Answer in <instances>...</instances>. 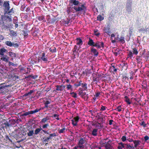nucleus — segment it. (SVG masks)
<instances>
[{
    "label": "nucleus",
    "mask_w": 149,
    "mask_h": 149,
    "mask_svg": "<svg viewBox=\"0 0 149 149\" xmlns=\"http://www.w3.org/2000/svg\"><path fill=\"white\" fill-rule=\"evenodd\" d=\"M69 1L70 6L68 8V11L76 13L78 16L86 13L87 9L85 3L80 2L79 0H70Z\"/></svg>",
    "instance_id": "f257e3e1"
},
{
    "label": "nucleus",
    "mask_w": 149,
    "mask_h": 149,
    "mask_svg": "<svg viewBox=\"0 0 149 149\" xmlns=\"http://www.w3.org/2000/svg\"><path fill=\"white\" fill-rule=\"evenodd\" d=\"M133 0H127L125 5V9L128 14H130L132 11V6Z\"/></svg>",
    "instance_id": "f03ea898"
},
{
    "label": "nucleus",
    "mask_w": 149,
    "mask_h": 149,
    "mask_svg": "<svg viewBox=\"0 0 149 149\" xmlns=\"http://www.w3.org/2000/svg\"><path fill=\"white\" fill-rule=\"evenodd\" d=\"M86 140L85 138H81L78 143V147L80 148H84V145L86 144Z\"/></svg>",
    "instance_id": "7ed1b4c3"
},
{
    "label": "nucleus",
    "mask_w": 149,
    "mask_h": 149,
    "mask_svg": "<svg viewBox=\"0 0 149 149\" xmlns=\"http://www.w3.org/2000/svg\"><path fill=\"white\" fill-rule=\"evenodd\" d=\"M9 1H4L3 4V7H4V12L6 13L7 11H8L10 9Z\"/></svg>",
    "instance_id": "20e7f679"
},
{
    "label": "nucleus",
    "mask_w": 149,
    "mask_h": 149,
    "mask_svg": "<svg viewBox=\"0 0 149 149\" xmlns=\"http://www.w3.org/2000/svg\"><path fill=\"white\" fill-rule=\"evenodd\" d=\"M51 102L50 101L47 100L44 103L45 105L44 108H46L47 110H50L53 107V104H49Z\"/></svg>",
    "instance_id": "39448f33"
},
{
    "label": "nucleus",
    "mask_w": 149,
    "mask_h": 149,
    "mask_svg": "<svg viewBox=\"0 0 149 149\" xmlns=\"http://www.w3.org/2000/svg\"><path fill=\"white\" fill-rule=\"evenodd\" d=\"M104 43L103 42H100L99 41H95L94 47H96L97 49H99L101 47L103 48L104 47Z\"/></svg>",
    "instance_id": "423d86ee"
},
{
    "label": "nucleus",
    "mask_w": 149,
    "mask_h": 149,
    "mask_svg": "<svg viewBox=\"0 0 149 149\" xmlns=\"http://www.w3.org/2000/svg\"><path fill=\"white\" fill-rule=\"evenodd\" d=\"M41 109H36L34 110L33 111H29L28 112H25L23 113L22 115V116H26L28 115H29V114H33L34 113H37Z\"/></svg>",
    "instance_id": "0eeeda50"
},
{
    "label": "nucleus",
    "mask_w": 149,
    "mask_h": 149,
    "mask_svg": "<svg viewBox=\"0 0 149 149\" xmlns=\"http://www.w3.org/2000/svg\"><path fill=\"white\" fill-rule=\"evenodd\" d=\"M81 88H80L79 90L80 91L79 93H86V92L83 93L81 91L86 90L87 89V84L86 83H82L81 81Z\"/></svg>",
    "instance_id": "6e6552de"
},
{
    "label": "nucleus",
    "mask_w": 149,
    "mask_h": 149,
    "mask_svg": "<svg viewBox=\"0 0 149 149\" xmlns=\"http://www.w3.org/2000/svg\"><path fill=\"white\" fill-rule=\"evenodd\" d=\"M8 15H2L1 16V21L2 20L3 21H5L6 20H8L9 22H11L12 21V19Z\"/></svg>",
    "instance_id": "1a4fd4ad"
},
{
    "label": "nucleus",
    "mask_w": 149,
    "mask_h": 149,
    "mask_svg": "<svg viewBox=\"0 0 149 149\" xmlns=\"http://www.w3.org/2000/svg\"><path fill=\"white\" fill-rule=\"evenodd\" d=\"M135 95L134 96V97H132L131 98V99H133L136 101L139 102L140 101V99L141 97V95L139 94H134Z\"/></svg>",
    "instance_id": "9d476101"
},
{
    "label": "nucleus",
    "mask_w": 149,
    "mask_h": 149,
    "mask_svg": "<svg viewBox=\"0 0 149 149\" xmlns=\"http://www.w3.org/2000/svg\"><path fill=\"white\" fill-rule=\"evenodd\" d=\"M1 58L0 60H2L6 62H8L9 57L7 55L4 54L2 56H1Z\"/></svg>",
    "instance_id": "9b49d317"
},
{
    "label": "nucleus",
    "mask_w": 149,
    "mask_h": 149,
    "mask_svg": "<svg viewBox=\"0 0 149 149\" xmlns=\"http://www.w3.org/2000/svg\"><path fill=\"white\" fill-rule=\"evenodd\" d=\"M23 134L21 132H19L18 134H16L13 136L16 139H19L23 137Z\"/></svg>",
    "instance_id": "f8f14e48"
},
{
    "label": "nucleus",
    "mask_w": 149,
    "mask_h": 149,
    "mask_svg": "<svg viewBox=\"0 0 149 149\" xmlns=\"http://www.w3.org/2000/svg\"><path fill=\"white\" fill-rule=\"evenodd\" d=\"M8 50L5 49L4 47H2L0 49V54L1 56L3 55L5 53L8 54Z\"/></svg>",
    "instance_id": "ddd939ff"
},
{
    "label": "nucleus",
    "mask_w": 149,
    "mask_h": 149,
    "mask_svg": "<svg viewBox=\"0 0 149 149\" xmlns=\"http://www.w3.org/2000/svg\"><path fill=\"white\" fill-rule=\"evenodd\" d=\"M95 42L93 41V40L91 38H89L88 41V44L89 46H91V47H93L94 46Z\"/></svg>",
    "instance_id": "4468645a"
},
{
    "label": "nucleus",
    "mask_w": 149,
    "mask_h": 149,
    "mask_svg": "<svg viewBox=\"0 0 149 149\" xmlns=\"http://www.w3.org/2000/svg\"><path fill=\"white\" fill-rule=\"evenodd\" d=\"M65 88V86L63 85H57L56 86V90L57 91H62Z\"/></svg>",
    "instance_id": "2eb2a0df"
},
{
    "label": "nucleus",
    "mask_w": 149,
    "mask_h": 149,
    "mask_svg": "<svg viewBox=\"0 0 149 149\" xmlns=\"http://www.w3.org/2000/svg\"><path fill=\"white\" fill-rule=\"evenodd\" d=\"M91 53L94 54V56H97L99 54L98 52L97 51V49L93 47H91Z\"/></svg>",
    "instance_id": "dca6fc26"
},
{
    "label": "nucleus",
    "mask_w": 149,
    "mask_h": 149,
    "mask_svg": "<svg viewBox=\"0 0 149 149\" xmlns=\"http://www.w3.org/2000/svg\"><path fill=\"white\" fill-rule=\"evenodd\" d=\"M11 13H14V10L13 8H12L10 9H9L8 11H7L6 13H4V15L7 14L10 15H11Z\"/></svg>",
    "instance_id": "f3484780"
},
{
    "label": "nucleus",
    "mask_w": 149,
    "mask_h": 149,
    "mask_svg": "<svg viewBox=\"0 0 149 149\" xmlns=\"http://www.w3.org/2000/svg\"><path fill=\"white\" fill-rule=\"evenodd\" d=\"M133 143L134 144V148H136L140 144L141 141L139 140H134Z\"/></svg>",
    "instance_id": "a211bd4d"
},
{
    "label": "nucleus",
    "mask_w": 149,
    "mask_h": 149,
    "mask_svg": "<svg viewBox=\"0 0 149 149\" xmlns=\"http://www.w3.org/2000/svg\"><path fill=\"white\" fill-rule=\"evenodd\" d=\"M98 129H95L93 130L91 132V135L94 136H96L97 134Z\"/></svg>",
    "instance_id": "6ab92c4d"
},
{
    "label": "nucleus",
    "mask_w": 149,
    "mask_h": 149,
    "mask_svg": "<svg viewBox=\"0 0 149 149\" xmlns=\"http://www.w3.org/2000/svg\"><path fill=\"white\" fill-rule=\"evenodd\" d=\"M38 76L37 75H33V74L29 75L25 77V78L26 79H30V78H31L33 79H36L38 77Z\"/></svg>",
    "instance_id": "aec40b11"
},
{
    "label": "nucleus",
    "mask_w": 149,
    "mask_h": 149,
    "mask_svg": "<svg viewBox=\"0 0 149 149\" xmlns=\"http://www.w3.org/2000/svg\"><path fill=\"white\" fill-rule=\"evenodd\" d=\"M9 31L10 32V34H9L11 36L16 37L17 36V32L13 30L9 29Z\"/></svg>",
    "instance_id": "412c9836"
},
{
    "label": "nucleus",
    "mask_w": 149,
    "mask_h": 149,
    "mask_svg": "<svg viewBox=\"0 0 149 149\" xmlns=\"http://www.w3.org/2000/svg\"><path fill=\"white\" fill-rule=\"evenodd\" d=\"M118 146L117 147L118 149H122L123 148H124L125 147V144L122 142L118 143Z\"/></svg>",
    "instance_id": "4be33fe9"
},
{
    "label": "nucleus",
    "mask_w": 149,
    "mask_h": 149,
    "mask_svg": "<svg viewBox=\"0 0 149 149\" xmlns=\"http://www.w3.org/2000/svg\"><path fill=\"white\" fill-rule=\"evenodd\" d=\"M77 44L80 46L81 45L83 44V41L80 38H77L76 39Z\"/></svg>",
    "instance_id": "5701e85b"
},
{
    "label": "nucleus",
    "mask_w": 149,
    "mask_h": 149,
    "mask_svg": "<svg viewBox=\"0 0 149 149\" xmlns=\"http://www.w3.org/2000/svg\"><path fill=\"white\" fill-rule=\"evenodd\" d=\"M49 120V118L48 116H46L45 118H43L41 120L40 123H45L46 122Z\"/></svg>",
    "instance_id": "b1692460"
},
{
    "label": "nucleus",
    "mask_w": 149,
    "mask_h": 149,
    "mask_svg": "<svg viewBox=\"0 0 149 149\" xmlns=\"http://www.w3.org/2000/svg\"><path fill=\"white\" fill-rule=\"evenodd\" d=\"M119 41L122 44L125 43V40L124 37L122 36H121L120 38L119 37V39L117 41V42Z\"/></svg>",
    "instance_id": "393cba45"
},
{
    "label": "nucleus",
    "mask_w": 149,
    "mask_h": 149,
    "mask_svg": "<svg viewBox=\"0 0 149 149\" xmlns=\"http://www.w3.org/2000/svg\"><path fill=\"white\" fill-rule=\"evenodd\" d=\"M8 55L11 58H15L16 57V54L11 51L8 52Z\"/></svg>",
    "instance_id": "a878e982"
},
{
    "label": "nucleus",
    "mask_w": 149,
    "mask_h": 149,
    "mask_svg": "<svg viewBox=\"0 0 149 149\" xmlns=\"http://www.w3.org/2000/svg\"><path fill=\"white\" fill-rule=\"evenodd\" d=\"M49 51L52 53H56V49L54 47H52L49 48Z\"/></svg>",
    "instance_id": "bb28decb"
},
{
    "label": "nucleus",
    "mask_w": 149,
    "mask_h": 149,
    "mask_svg": "<svg viewBox=\"0 0 149 149\" xmlns=\"http://www.w3.org/2000/svg\"><path fill=\"white\" fill-rule=\"evenodd\" d=\"M83 99L85 100H87L88 98V94L86 95V94H79Z\"/></svg>",
    "instance_id": "cd10ccee"
},
{
    "label": "nucleus",
    "mask_w": 149,
    "mask_h": 149,
    "mask_svg": "<svg viewBox=\"0 0 149 149\" xmlns=\"http://www.w3.org/2000/svg\"><path fill=\"white\" fill-rule=\"evenodd\" d=\"M5 44L8 46L11 47L13 46V42L9 41H7L5 42Z\"/></svg>",
    "instance_id": "c85d7f7f"
},
{
    "label": "nucleus",
    "mask_w": 149,
    "mask_h": 149,
    "mask_svg": "<svg viewBox=\"0 0 149 149\" xmlns=\"http://www.w3.org/2000/svg\"><path fill=\"white\" fill-rule=\"evenodd\" d=\"M124 101L127 103L128 104H131V102L130 101V99L127 96H125V97Z\"/></svg>",
    "instance_id": "c756f323"
},
{
    "label": "nucleus",
    "mask_w": 149,
    "mask_h": 149,
    "mask_svg": "<svg viewBox=\"0 0 149 149\" xmlns=\"http://www.w3.org/2000/svg\"><path fill=\"white\" fill-rule=\"evenodd\" d=\"M99 6V8L100 9L101 11H103L104 9V6L102 3H98L97 4Z\"/></svg>",
    "instance_id": "7c9ffc66"
},
{
    "label": "nucleus",
    "mask_w": 149,
    "mask_h": 149,
    "mask_svg": "<svg viewBox=\"0 0 149 149\" xmlns=\"http://www.w3.org/2000/svg\"><path fill=\"white\" fill-rule=\"evenodd\" d=\"M143 89L144 91V92L146 93L148 92V91H149V86H147L146 85V86H142Z\"/></svg>",
    "instance_id": "2f4dec72"
},
{
    "label": "nucleus",
    "mask_w": 149,
    "mask_h": 149,
    "mask_svg": "<svg viewBox=\"0 0 149 149\" xmlns=\"http://www.w3.org/2000/svg\"><path fill=\"white\" fill-rule=\"evenodd\" d=\"M110 25L109 23L107 24V26L106 27L104 28V31L105 32L107 31H109L110 29Z\"/></svg>",
    "instance_id": "473e14b6"
},
{
    "label": "nucleus",
    "mask_w": 149,
    "mask_h": 149,
    "mask_svg": "<svg viewBox=\"0 0 149 149\" xmlns=\"http://www.w3.org/2000/svg\"><path fill=\"white\" fill-rule=\"evenodd\" d=\"M108 139V138H107L102 140L100 142V144L102 146H104L107 143L106 141Z\"/></svg>",
    "instance_id": "72a5a7b5"
},
{
    "label": "nucleus",
    "mask_w": 149,
    "mask_h": 149,
    "mask_svg": "<svg viewBox=\"0 0 149 149\" xmlns=\"http://www.w3.org/2000/svg\"><path fill=\"white\" fill-rule=\"evenodd\" d=\"M31 94H25L24 95H23L21 97L22 99L25 100L27 99L29 96V94L31 95Z\"/></svg>",
    "instance_id": "f704fd0d"
},
{
    "label": "nucleus",
    "mask_w": 149,
    "mask_h": 149,
    "mask_svg": "<svg viewBox=\"0 0 149 149\" xmlns=\"http://www.w3.org/2000/svg\"><path fill=\"white\" fill-rule=\"evenodd\" d=\"M104 19V17L100 15L97 16V20L101 21Z\"/></svg>",
    "instance_id": "c9c22d12"
},
{
    "label": "nucleus",
    "mask_w": 149,
    "mask_h": 149,
    "mask_svg": "<svg viewBox=\"0 0 149 149\" xmlns=\"http://www.w3.org/2000/svg\"><path fill=\"white\" fill-rule=\"evenodd\" d=\"M34 134L33 130H28V132H27V135L29 136H32Z\"/></svg>",
    "instance_id": "e433bc0d"
},
{
    "label": "nucleus",
    "mask_w": 149,
    "mask_h": 149,
    "mask_svg": "<svg viewBox=\"0 0 149 149\" xmlns=\"http://www.w3.org/2000/svg\"><path fill=\"white\" fill-rule=\"evenodd\" d=\"M133 54L132 53V52L131 51H129L127 54L128 57L127 58L130 57V58H132V57H133Z\"/></svg>",
    "instance_id": "4c0bfd02"
},
{
    "label": "nucleus",
    "mask_w": 149,
    "mask_h": 149,
    "mask_svg": "<svg viewBox=\"0 0 149 149\" xmlns=\"http://www.w3.org/2000/svg\"><path fill=\"white\" fill-rule=\"evenodd\" d=\"M139 124L144 127H145L147 126V124L144 121H141V122L139 123Z\"/></svg>",
    "instance_id": "58836bf2"
},
{
    "label": "nucleus",
    "mask_w": 149,
    "mask_h": 149,
    "mask_svg": "<svg viewBox=\"0 0 149 149\" xmlns=\"http://www.w3.org/2000/svg\"><path fill=\"white\" fill-rule=\"evenodd\" d=\"M43 130V129H42L41 128H38L36 129L35 130L34 134L36 135L38 134L40 132V131L41 130Z\"/></svg>",
    "instance_id": "ea45409f"
},
{
    "label": "nucleus",
    "mask_w": 149,
    "mask_h": 149,
    "mask_svg": "<svg viewBox=\"0 0 149 149\" xmlns=\"http://www.w3.org/2000/svg\"><path fill=\"white\" fill-rule=\"evenodd\" d=\"M148 29H144V28H141L139 29V32L142 31L143 33H144L145 32H147L148 31Z\"/></svg>",
    "instance_id": "a19ab883"
},
{
    "label": "nucleus",
    "mask_w": 149,
    "mask_h": 149,
    "mask_svg": "<svg viewBox=\"0 0 149 149\" xmlns=\"http://www.w3.org/2000/svg\"><path fill=\"white\" fill-rule=\"evenodd\" d=\"M111 97L113 100L116 99L118 98L117 95H116V94H111Z\"/></svg>",
    "instance_id": "79ce46f5"
},
{
    "label": "nucleus",
    "mask_w": 149,
    "mask_h": 149,
    "mask_svg": "<svg viewBox=\"0 0 149 149\" xmlns=\"http://www.w3.org/2000/svg\"><path fill=\"white\" fill-rule=\"evenodd\" d=\"M3 84H0V90L1 91H2L6 90L5 86L4 85H3Z\"/></svg>",
    "instance_id": "37998d69"
},
{
    "label": "nucleus",
    "mask_w": 149,
    "mask_h": 149,
    "mask_svg": "<svg viewBox=\"0 0 149 149\" xmlns=\"http://www.w3.org/2000/svg\"><path fill=\"white\" fill-rule=\"evenodd\" d=\"M132 52H133V54L135 55H137L138 53L137 49L136 48H133Z\"/></svg>",
    "instance_id": "c03bdc74"
},
{
    "label": "nucleus",
    "mask_w": 149,
    "mask_h": 149,
    "mask_svg": "<svg viewBox=\"0 0 149 149\" xmlns=\"http://www.w3.org/2000/svg\"><path fill=\"white\" fill-rule=\"evenodd\" d=\"M37 18L40 21H41L45 19V16L42 15L41 16L38 17Z\"/></svg>",
    "instance_id": "a18cd8bd"
},
{
    "label": "nucleus",
    "mask_w": 149,
    "mask_h": 149,
    "mask_svg": "<svg viewBox=\"0 0 149 149\" xmlns=\"http://www.w3.org/2000/svg\"><path fill=\"white\" fill-rule=\"evenodd\" d=\"M85 71L87 76L88 75L92 73L91 71V70L86 69L85 70Z\"/></svg>",
    "instance_id": "49530a36"
},
{
    "label": "nucleus",
    "mask_w": 149,
    "mask_h": 149,
    "mask_svg": "<svg viewBox=\"0 0 149 149\" xmlns=\"http://www.w3.org/2000/svg\"><path fill=\"white\" fill-rule=\"evenodd\" d=\"M98 31L97 29H95L94 30V33L95 35L97 36H99L100 34V33L98 32Z\"/></svg>",
    "instance_id": "de8ad7c7"
},
{
    "label": "nucleus",
    "mask_w": 149,
    "mask_h": 149,
    "mask_svg": "<svg viewBox=\"0 0 149 149\" xmlns=\"http://www.w3.org/2000/svg\"><path fill=\"white\" fill-rule=\"evenodd\" d=\"M79 119V116H77L74 118L72 120L74 121L76 123H77L78 122Z\"/></svg>",
    "instance_id": "09e8293b"
},
{
    "label": "nucleus",
    "mask_w": 149,
    "mask_h": 149,
    "mask_svg": "<svg viewBox=\"0 0 149 149\" xmlns=\"http://www.w3.org/2000/svg\"><path fill=\"white\" fill-rule=\"evenodd\" d=\"M101 123L97 122H96L95 123L93 124L92 125L95 126L96 127H100L99 125H101Z\"/></svg>",
    "instance_id": "8fccbe9b"
},
{
    "label": "nucleus",
    "mask_w": 149,
    "mask_h": 149,
    "mask_svg": "<svg viewBox=\"0 0 149 149\" xmlns=\"http://www.w3.org/2000/svg\"><path fill=\"white\" fill-rule=\"evenodd\" d=\"M57 136L56 134L55 133H54L52 134H50L49 135V137L50 139H52V138L53 137H55Z\"/></svg>",
    "instance_id": "3c124183"
},
{
    "label": "nucleus",
    "mask_w": 149,
    "mask_h": 149,
    "mask_svg": "<svg viewBox=\"0 0 149 149\" xmlns=\"http://www.w3.org/2000/svg\"><path fill=\"white\" fill-rule=\"evenodd\" d=\"M41 59L45 62H47V56L45 57H40Z\"/></svg>",
    "instance_id": "603ef678"
},
{
    "label": "nucleus",
    "mask_w": 149,
    "mask_h": 149,
    "mask_svg": "<svg viewBox=\"0 0 149 149\" xmlns=\"http://www.w3.org/2000/svg\"><path fill=\"white\" fill-rule=\"evenodd\" d=\"M50 139L49 137H47L46 138H43V141L45 142V143L48 142L49 140Z\"/></svg>",
    "instance_id": "864d4df0"
},
{
    "label": "nucleus",
    "mask_w": 149,
    "mask_h": 149,
    "mask_svg": "<svg viewBox=\"0 0 149 149\" xmlns=\"http://www.w3.org/2000/svg\"><path fill=\"white\" fill-rule=\"evenodd\" d=\"M125 145L126 146V148L128 149H130V148H134V147L132 146L130 144H125Z\"/></svg>",
    "instance_id": "5fc2aeb1"
},
{
    "label": "nucleus",
    "mask_w": 149,
    "mask_h": 149,
    "mask_svg": "<svg viewBox=\"0 0 149 149\" xmlns=\"http://www.w3.org/2000/svg\"><path fill=\"white\" fill-rule=\"evenodd\" d=\"M104 146H105V148H107V149H108V148H109L111 146L110 144L108 143H107Z\"/></svg>",
    "instance_id": "6e6d98bb"
},
{
    "label": "nucleus",
    "mask_w": 149,
    "mask_h": 149,
    "mask_svg": "<svg viewBox=\"0 0 149 149\" xmlns=\"http://www.w3.org/2000/svg\"><path fill=\"white\" fill-rule=\"evenodd\" d=\"M49 125L48 123H47V124H44L42 126V128L43 129H45L47 128V127L49 126Z\"/></svg>",
    "instance_id": "4d7b16f0"
},
{
    "label": "nucleus",
    "mask_w": 149,
    "mask_h": 149,
    "mask_svg": "<svg viewBox=\"0 0 149 149\" xmlns=\"http://www.w3.org/2000/svg\"><path fill=\"white\" fill-rule=\"evenodd\" d=\"M55 22V19H54V18H52L51 19L50 21L49 22L52 24H53Z\"/></svg>",
    "instance_id": "13d9d810"
},
{
    "label": "nucleus",
    "mask_w": 149,
    "mask_h": 149,
    "mask_svg": "<svg viewBox=\"0 0 149 149\" xmlns=\"http://www.w3.org/2000/svg\"><path fill=\"white\" fill-rule=\"evenodd\" d=\"M8 63L9 66H10V65H12L13 66H16L17 65H16L14 64L12 62H11L8 61Z\"/></svg>",
    "instance_id": "bf43d9fd"
},
{
    "label": "nucleus",
    "mask_w": 149,
    "mask_h": 149,
    "mask_svg": "<svg viewBox=\"0 0 149 149\" xmlns=\"http://www.w3.org/2000/svg\"><path fill=\"white\" fill-rule=\"evenodd\" d=\"M66 88L68 90L72 89V86L70 84H67V85Z\"/></svg>",
    "instance_id": "052dcab7"
},
{
    "label": "nucleus",
    "mask_w": 149,
    "mask_h": 149,
    "mask_svg": "<svg viewBox=\"0 0 149 149\" xmlns=\"http://www.w3.org/2000/svg\"><path fill=\"white\" fill-rule=\"evenodd\" d=\"M99 113H97V115L98 116V119H101L102 120V121L103 120V118H102V115L100 114V115H99Z\"/></svg>",
    "instance_id": "680f3d73"
},
{
    "label": "nucleus",
    "mask_w": 149,
    "mask_h": 149,
    "mask_svg": "<svg viewBox=\"0 0 149 149\" xmlns=\"http://www.w3.org/2000/svg\"><path fill=\"white\" fill-rule=\"evenodd\" d=\"M65 127H63V129L60 130L58 132L59 133H63L64 132V131L65 130Z\"/></svg>",
    "instance_id": "e2e57ef3"
},
{
    "label": "nucleus",
    "mask_w": 149,
    "mask_h": 149,
    "mask_svg": "<svg viewBox=\"0 0 149 149\" xmlns=\"http://www.w3.org/2000/svg\"><path fill=\"white\" fill-rule=\"evenodd\" d=\"M106 108H107V107H106L102 105L100 110L101 111H103L106 109Z\"/></svg>",
    "instance_id": "0e129e2a"
},
{
    "label": "nucleus",
    "mask_w": 149,
    "mask_h": 149,
    "mask_svg": "<svg viewBox=\"0 0 149 149\" xmlns=\"http://www.w3.org/2000/svg\"><path fill=\"white\" fill-rule=\"evenodd\" d=\"M71 121L72 122V124L73 126H76L77 125V123L73 120H72Z\"/></svg>",
    "instance_id": "69168bd1"
},
{
    "label": "nucleus",
    "mask_w": 149,
    "mask_h": 149,
    "mask_svg": "<svg viewBox=\"0 0 149 149\" xmlns=\"http://www.w3.org/2000/svg\"><path fill=\"white\" fill-rule=\"evenodd\" d=\"M81 81H79V82L75 84L74 86H76V87H78L79 86H81Z\"/></svg>",
    "instance_id": "338daca9"
},
{
    "label": "nucleus",
    "mask_w": 149,
    "mask_h": 149,
    "mask_svg": "<svg viewBox=\"0 0 149 149\" xmlns=\"http://www.w3.org/2000/svg\"><path fill=\"white\" fill-rule=\"evenodd\" d=\"M121 139L123 142H124L126 141V137L125 136H122Z\"/></svg>",
    "instance_id": "774afa93"
}]
</instances>
